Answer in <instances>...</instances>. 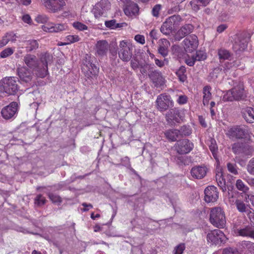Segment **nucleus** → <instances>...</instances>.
<instances>
[{"label":"nucleus","mask_w":254,"mask_h":254,"mask_svg":"<svg viewBox=\"0 0 254 254\" xmlns=\"http://www.w3.org/2000/svg\"><path fill=\"white\" fill-rule=\"evenodd\" d=\"M53 56L47 52L41 54L39 60L35 55L31 54L26 55L23 59L25 64L41 78H44L49 74L48 66L53 62Z\"/></svg>","instance_id":"obj_1"},{"label":"nucleus","mask_w":254,"mask_h":254,"mask_svg":"<svg viewBox=\"0 0 254 254\" xmlns=\"http://www.w3.org/2000/svg\"><path fill=\"white\" fill-rule=\"evenodd\" d=\"M209 221L214 227L223 228L226 224L225 214L220 207L211 208L210 212Z\"/></svg>","instance_id":"obj_2"},{"label":"nucleus","mask_w":254,"mask_h":254,"mask_svg":"<svg viewBox=\"0 0 254 254\" xmlns=\"http://www.w3.org/2000/svg\"><path fill=\"white\" fill-rule=\"evenodd\" d=\"M156 109L161 112H164L174 107V101L170 95L162 93L157 97L156 101Z\"/></svg>","instance_id":"obj_3"},{"label":"nucleus","mask_w":254,"mask_h":254,"mask_svg":"<svg viewBox=\"0 0 254 254\" xmlns=\"http://www.w3.org/2000/svg\"><path fill=\"white\" fill-rule=\"evenodd\" d=\"M17 78L14 77L4 78L2 81V85L0 86V92L6 93L8 94H14L18 89Z\"/></svg>","instance_id":"obj_4"},{"label":"nucleus","mask_w":254,"mask_h":254,"mask_svg":"<svg viewBox=\"0 0 254 254\" xmlns=\"http://www.w3.org/2000/svg\"><path fill=\"white\" fill-rule=\"evenodd\" d=\"M133 46L132 44L126 40L120 42L118 48L119 58L124 62H128L132 56Z\"/></svg>","instance_id":"obj_5"},{"label":"nucleus","mask_w":254,"mask_h":254,"mask_svg":"<svg viewBox=\"0 0 254 254\" xmlns=\"http://www.w3.org/2000/svg\"><path fill=\"white\" fill-rule=\"evenodd\" d=\"M206 240L208 243L210 245H218L225 243L227 239L221 230L215 229L207 233Z\"/></svg>","instance_id":"obj_6"},{"label":"nucleus","mask_w":254,"mask_h":254,"mask_svg":"<svg viewBox=\"0 0 254 254\" xmlns=\"http://www.w3.org/2000/svg\"><path fill=\"white\" fill-rule=\"evenodd\" d=\"M248 131L245 126H236L232 127L227 130L226 135L230 139H242L246 136Z\"/></svg>","instance_id":"obj_7"},{"label":"nucleus","mask_w":254,"mask_h":254,"mask_svg":"<svg viewBox=\"0 0 254 254\" xmlns=\"http://www.w3.org/2000/svg\"><path fill=\"white\" fill-rule=\"evenodd\" d=\"M110 7L111 3L108 0H101L95 4L93 9L94 16L96 18H99L101 16H106Z\"/></svg>","instance_id":"obj_8"},{"label":"nucleus","mask_w":254,"mask_h":254,"mask_svg":"<svg viewBox=\"0 0 254 254\" xmlns=\"http://www.w3.org/2000/svg\"><path fill=\"white\" fill-rule=\"evenodd\" d=\"M41 1L44 7L52 12L62 10L65 5V0H41Z\"/></svg>","instance_id":"obj_9"},{"label":"nucleus","mask_w":254,"mask_h":254,"mask_svg":"<svg viewBox=\"0 0 254 254\" xmlns=\"http://www.w3.org/2000/svg\"><path fill=\"white\" fill-rule=\"evenodd\" d=\"M175 148L178 153L186 154L190 152L193 148V143L187 139L178 141L175 146Z\"/></svg>","instance_id":"obj_10"},{"label":"nucleus","mask_w":254,"mask_h":254,"mask_svg":"<svg viewBox=\"0 0 254 254\" xmlns=\"http://www.w3.org/2000/svg\"><path fill=\"white\" fill-rule=\"evenodd\" d=\"M165 119L167 122L170 124L180 123L183 119L180 110L177 108H170L166 114Z\"/></svg>","instance_id":"obj_11"},{"label":"nucleus","mask_w":254,"mask_h":254,"mask_svg":"<svg viewBox=\"0 0 254 254\" xmlns=\"http://www.w3.org/2000/svg\"><path fill=\"white\" fill-rule=\"evenodd\" d=\"M82 68L85 76L89 79L96 78L99 72V68L90 62H86Z\"/></svg>","instance_id":"obj_12"},{"label":"nucleus","mask_w":254,"mask_h":254,"mask_svg":"<svg viewBox=\"0 0 254 254\" xmlns=\"http://www.w3.org/2000/svg\"><path fill=\"white\" fill-rule=\"evenodd\" d=\"M177 20L178 16L176 15H173L167 18L160 28L161 32L164 35H169L172 32L173 26Z\"/></svg>","instance_id":"obj_13"},{"label":"nucleus","mask_w":254,"mask_h":254,"mask_svg":"<svg viewBox=\"0 0 254 254\" xmlns=\"http://www.w3.org/2000/svg\"><path fill=\"white\" fill-rule=\"evenodd\" d=\"M204 200L207 203L215 202L218 198L217 189L214 186L207 187L204 190Z\"/></svg>","instance_id":"obj_14"},{"label":"nucleus","mask_w":254,"mask_h":254,"mask_svg":"<svg viewBox=\"0 0 254 254\" xmlns=\"http://www.w3.org/2000/svg\"><path fill=\"white\" fill-rule=\"evenodd\" d=\"M184 48L187 52L191 53L197 48L198 41L196 36L191 35L186 38L184 41Z\"/></svg>","instance_id":"obj_15"},{"label":"nucleus","mask_w":254,"mask_h":254,"mask_svg":"<svg viewBox=\"0 0 254 254\" xmlns=\"http://www.w3.org/2000/svg\"><path fill=\"white\" fill-rule=\"evenodd\" d=\"M232 150L236 154L244 153L246 155H253L254 148L249 145H243L240 143H235L232 145Z\"/></svg>","instance_id":"obj_16"},{"label":"nucleus","mask_w":254,"mask_h":254,"mask_svg":"<svg viewBox=\"0 0 254 254\" xmlns=\"http://www.w3.org/2000/svg\"><path fill=\"white\" fill-rule=\"evenodd\" d=\"M42 29L46 32L57 33L65 30L67 29V25L65 24H55L50 22L42 25Z\"/></svg>","instance_id":"obj_17"},{"label":"nucleus","mask_w":254,"mask_h":254,"mask_svg":"<svg viewBox=\"0 0 254 254\" xmlns=\"http://www.w3.org/2000/svg\"><path fill=\"white\" fill-rule=\"evenodd\" d=\"M148 76L156 87L161 86L164 83V79L161 72L154 68L148 73Z\"/></svg>","instance_id":"obj_18"},{"label":"nucleus","mask_w":254,"mask_h":254,"mask_svg":"<svg viewBox=\"0 0 254 254\" xmlns=\"http://www.w3.org/2000/svg\"><path fill=\"white\" fill-rule=\"evenodd\" d=\"M17 104L13 102L9 105L3 108L1 112L2 116L5 119L8 120L12 118L17 110Z\"/></svg>","instance_id":"obj_19"},{"label":"nucleus","mask_w":254,"mask_h":254,"mask_svg":"<svg viewBox=\"0 0 254 254\" xmlns=\"http://www.w3.org/2000/svg\"><path fill=\"white\" fill-rule=\"evenodd\" d=\"M124 10L127 16H131L138 13L139 8L136 3L128 0L124 3Z\"/></svg>","instance_id":"obj_20"},{"label":"nucleus","mask_w":254,"mask_h":254,"mask_svg":"<svg viewBox=\"0 0 254 254\" xmlns=\"http://www.w3.org/2000/svg\"><path fill=\"white\" fill-rule=\"evenodd\" d=\"M109 48V45L106 40H99L97 42L95 50L96 53L99 56L106 55Z\"/></svg>","instance_id":"obj_21"},{"label":"nucleus","mask_w":254,"mask_h":254,"mask_svg":"<svg viewBox=\"0 0 254 254\" xmlns=\"http://www.w3.org/2000/svg\"><path fill=\"white\" fill-rule=\"evenodd\" d=\"M17 74L19 78L25 82H29L32 79V73L25 66H21L17 69Z\"/></svg>","instance_id":"obj_22"},{"label":"nucleus","mask_w":254,"mask_h":254,"mask_svg":"<svg viewBox=\"0 0 254 254\" xmlns=\"http://www.w3.org/2000/svg\"><path fill=\"white\" fill-rule=\"evenodd\" d=\"M229 201L231 204L234 202L236 208L239 212L242 213H245L248 214H249L251 213L249 205L246 204L243 200L236 199L234 202L233 200H231L230 199Z\"/></svg>","instance_id":"obj_23"},{"label":"nucleus","mask_w":254,"mask_h":254,"mask_svg":"<svg viewBox=\"0 0 254 254\" xmlns=\"http://www.w3.org/2000/svg\"><path fill=\"white\" fill-rule=\"evenodd\" d=\"M242 117L245 121L249 124L254 123V109L248 107L242 110Z\"/></svg>","instance_id":"obj_24"},{"label":"nucleus","mask_w":254,"mask_h":254,"mask_svg":"<svg viewBox=\"0 0 254 254\" xmlns=\"http://www.w3.org/2000/svg\"><path fill=\"white\" fill-rule=\"evenodd\" d=\"M207 173V168L205 166H196L191 170V176L197 179H200L204 177Z\"/></svg>","instance_id":"obj_25"},{"label":"nucleus","mask_w":254,"mask_h":254,"mask_svg":"<svg viewBox=\"0 0 254 254\" xmlns=\"http://www.w3.org/2000/svg\"><path fill=\"white\" fill-rule=\"evenodd\" d=\"M158 45V53L165 57L168 54V48L170 45L169 41L166 39H161L159 41Z\"/></svg>","instance_id":"obj_26"},{"label":"nucleus","mask_w":254,"mask_h":254,"mask_svg":"<svg viewBox=\"0 0 254 254\" xmlns=\"http://www.w3.org/2000/svg\"><path fill=\"white\" fill-rule=\"evenodd\" d=\"M232 91L235 100H239L244 98V88L242 84L239 83L237 85L235 86L232 89Z\"/></svg>","instance_id":"obj_27"},{"label":"nucleus","mask_w":254,"mask_h":254,"mask_svg":"<svg viewBox=\"0 0 254 254\" xmlns=\"http://www.w3.org/2000/svg\"><path fill=\"white\" fill-rule=\"evenodd\" d=\"M247 47V43L245 39L238 38L235 40L233 49L236 52L243 51Z\"/></svg>","instance_id":"obj_28"},{"label":"nucleus","mask_w":254,"mask_h":254,"mask_svg":"<svg viewBox=\"0 0 254 254\" xmlns=\"http://www.w3.org/2000/svg\"><path fill=\"white\" fill-rule=\"evenodd\" d=\"M211 87L209 85H206L203 88V100L202 103L204 106H208L209 101L212 99V96L211 93Z\"/></svg>","instance_id":"obj_29"},{"label":"nucleus","mask_w":254,"mask_h":254,"mask_svg":"<svg viewBox=\"0 0 254 254\" xmlns=\"http://www.w3.org/2000/svg\"><path fill=\"white\" fill-rule=\"evenodd\" d=\"M239 235L243 237H248L254 239V229L249 226L238 230Z\"/></svg>","instance_id":"obj_30"},{"label":"nucleus","mask_w":254,"mask_h":254,"mask_svg":"<svg viewBox=\"0 0 254 254\" xmlns=\"http://www.w3.org/2000/svg\"><path fill=\"white\" fill-rule=\"evenodd\" d=\"M193 29V26L191 24H186L178 31V35L182 38L192 32Z\"/></svg>","instance_id":"obj_31"},{"label":"nucleus","mask_w":254,"mask_h":254,"mask_svg":"<svg viewBox=\"0 0 254 254\" xmlns=\"http://www.w3.org/2000/svg\"><path fill=\"white\" fill-rule=\"evenodd\" d=\"M216 181L218 186L223 191L226 190V181L221 171H218L216 174Z\"/></svg>","instance_id":"obj_32"},{"label":"nucleus","mask_w":254,"mask_h":254,"mask_svg":"<svg viewBox=\"0 0 254 254\" xmlns=\"http://www.w3.org/2000/svg\"><path fill=\"white\" fill-rule=\"evenodd\" d=\"M165 134L166 137L172 141H175L178 138L181 137L179 130L176 129L168 130Z\"/></svg>","instance_id":"obj_33"},{"label":"nucleus","mask_w":254,"mask_h":254,"mask_svg":"<svg viewBox=\"0 0 254 254\" xmlns=\"http://www.w3.org/2000/svg\"><path fill=\"white\" fill-rule=\"evenodd\" d=\"M25 48L27 52H31L34 50L37 49L39 47L38 42L35 40H29L24 42Z\"/></svg>","instance_id":"obj_34"},{"label":"nucleus","mask_w":254,"mask_h":254,"mask_svg":"<svg viewBox=\"0 0 254 254\" xmlns=\"http://www.w3.org/2000/svg\"><path fill=\"white\" fill-rule=\"evenodd\" d=\"M176 73L181 82H184L187 80L186 69L184 66H181L177 70Z\"/></svg>","instance_id":"obj_35"},{"label":"nucleus","mask_w":254,"mask_h":254,"mask_svg":"<svg viewBox=\"0 0 254 254\" xmlns=\"http://www.w3.org/2000/svg\"><path fill=\"white\" fill-rule=\"evenodd\" d=\"M241 246L243 248L247 250L251 254H254V243L250 241H244L242 242Z\"/></svg>","instance_id":"obj_36"},{"label":"nucleus","mask_w":254,"mask_h":254,"mask_svg":"<svg viewBox=\"0 0 254 254\" xmlns=\"http://www.w3.org/2000/svg\"><path fill=\"white\" fill-rule=\"evenodd\" d=\"M236 187L239 190L243 191L245 193L249 190V188L240 179L237 180Z\"/></svg>","instance_id":"obj_37"},{"label":"nucleus","mask_w":254,"mask_h":254,"mask_svg":"<svg viewBox=\"0 0 254 254\" xmlns=\"http://www.w3.org/2000/svg\"><path fill=\"white\" fill-rule=\"evenodd\" d=\"M218 55L220 60H228L231 57V53L227 50L220 49L218 51Z\"/></svg>","instance_id":"obj_38"},{"label":"nucleus","mask_w":254,"mask_h":254,"mask_svg":"<svg viewBox=\"0 0 254 254\" xmlns=\"http://www.w3.org/2000/svg\"><path fill=\"white\" fill-rule=\"evenodd\" d=\"M210 144L209 146V149L212 153L213 156L214 158L218 160V159L217 156V151L218 150V147L217 144L216 143V141L214 139H211L210 140Z\"/></svg>","instance_id":"obj_39"},{"label":"nucleus","mask_w":254,"mask_h":254,"mask_svg":"<svg viewBox=\"0 0 254 254\" xmlns=\"http://www.w3.org/2000/svg\"><path fill=\"white\" fill-rule=\"evenodd\" d=\"M181 137L189 136L192 132L190 126H184L179 130Z\"/></svg>","instance_id":"obj_40"},{"label":"nucleus","mask_w":254,"mask_h":254,"mask_svg":"<svg viewBox=\"0 0 254 254\" xmlns=\"http://www.w3.org/2000/svg\"><path fill=\"white\" fill-rule=\"evenodd\" d=\"M14 52V48H6L0 52V58L2 59L6 58L12 55Z\"/></svg>","instance_id":"obj_41"},{"label":"nucleus","mask_w":254,"mask_h":254,"mask_svg":"<svg viewBox=\"0 0 254 254\" xmlns=\"http://www.w3.org/2000/svg\"><path fill=\"white\" fill-rule=\"evenodd\" d=\"M65 40L66 41V42L63 44V45L78 42L80 40V38L76 35H69L65 37Z\"/></svg>","instance_id":"obj_42"},{"label":"nucleus","mask_w":254,"mask_h":254,"mask_svg":"<svg viewBox=\"0 0 254 254\" xmlns=\"http://www.w3.org/2000/svg\"><path fill=\"white\" fill-rule=\"evenodd\" d=\"M223 100L225 102L233 101V100H235L232 89L227 91L225 93L223 97Z\"/></svg>","instance_id":"obj_43"},{"label":"nucleus","mask_w":254,"mask_h":254,"mask_svg":"<svg viewBox=\"0 0 254 254\" xmlns=\"http://www.w3.org/2000/svg\"><path fill=\"white\" fill-rule=\"evenodd\" d=\"M194 56L196 61H203L205 60L207 57L206 54L202 51H197Z\"/></svg>","instance_id":"obj_44"},{"label":"nucleus","mask_w":254,"mask_h":254,"mask_svg":"<svg viewBox=\"0 0 254 254\" xmlns=\"http://www.w3.org/2000/svg\"><path fill=\"white\" fill-rule=\"evenodd\" d=\"M200 3L199 0H192L190 1V4L192 9L196 12L199 9L200 7L202 6Z\"/></svg>","instance_id":"obj_45"},{"label":"nucleus","mask_w":254,"mask_h":254,"mask_svg":"<svg viewBox=\"0 0 254 254\" xmlns=\"http://www.w3.org/2000/svg\"><path fill=\"white\" fill-rule=\"evenodd\" d=\"M247 170L250 174L254 176V157L249 161L247 166Z\"/></svg>","instance_id":"obj_46"},{"label":"nucleus","mask_w":254,"mask_h":254,"mask_svg":"<svg viewBox=\"0 0 254 254\" xmlns=\"http://www.w3.org/2000/svg\"><path fill=\"white\" fill-rule=\"evenodd\" d=\"M185 245L184 243H181L175 247L173 250L174 254H183L185 250Z\"/></svg>","instance_id":"obj_47"},{"label":"nucleus","mask_w":254,"mask_h":254,"mask_svg":"<svg viewBox=\"0 0 254 254\" xmlns=\"http://www.w3.org/2000/svg\"><path fill=\"white\" fill-rule=\"evenodd\" d=\"M228 170L229 172L234 175H237L238 174L237 165L235 163H228L227 164Z\"/></svg>","instance_id":"obj_48"},{"label":"nucleus","mask_w":254,"mask_h":254,"mask_svg":"<svg viewBox=\"0 0 254 254\" xmlns=\"http://www.w3.org/2000/svg\"><path fill=\"white\" fill-rule=\"evenodd\" d=\"M72 25L74 28L80 31L86 30L88 29L86 25L78 21L73 22Z\"/></svg>","instance_id":"obj_49"},{"label":"nucleus","mask_w":254,"mask_h":254,"mask_svg":"<svg viewBox=\"0 0 254 254\" xmlns=\"http://www.w3.org/2000/svg\"><path fill=\"white\" fill-rule=\"evenodd\" d=\"M49 20V17L45 14L38 15L35 18V21L40 23H46Z\"/></svg>","instance_id":"obj_50"},{"label":"nucleus","mask_w":254,"mask_h":254,"mask_svg":"<svg viewBox=\"0 0 254 254\" xmlns=\"http://www.w3.org/2000/svg\"><path fill=\"white\" fill-rule=\"evenodd\" d=\"M49 197L53 203L60 204L62 202V198L57 194L50 193L49 194Z\"/></svg>","instance_id":"obj_51"},{"label":"nucleus","mask_w":254,"mask_h":254,"mask_svg":"<svg viewBox=\"0 0 254 254\" xmlns=\"http://www.w3.org/2000/svg\"><path fill=\"white\" fill-rule=\"evenodd\" d=\"M121 162L123 163V165L126 166L127 168L131 170H133V169L131 168L130 160L128 157L126 156L123 158L121 159Z\"/></svg>","instance_id":"obj_52"},{"label":"nucleus","mask_w":254,"mask_h":254,"mask_svg":"<svg viewBox=\"0 0 254 254\" xmlns=\"http://www.w3.org/2000/svg\"><path fill=\"white\" fill-rule=\"evenodd\" d=\"M45 198L41 194L38 195L35 199V203L37 205H43L46 202Z\"/></svg>","instance_id":"obj_53"},{"label":"nucleus","mask_w":254,"mask_h":254,"mask_svg":"<svg viewBox=\"0 0 254 254\" xmlns=\"http://www.w3.org/2000/svg\"><path fill=\"white\" fill-rule=\"evenodd\" d=\"M105 25L107 27L110 29H116V21L115 19L105 21Z\"/></svg>","instance_id":"obj_54"},{"label":"nucleus","mask_w":254,"mask_h":254,"mask_svg":"<svg viewBox=\"0 0 254 254\" xmlns=\"http://www.w3.org/2000/svg\"><path fill=\"white\" fill-rule=\"evenodd\" d=\"M153 67L154 65L153 64H146L141 68L140 71L142 74L146 73L147 71L150 73V71L153 69Z\"/></svg>","instance_id":"obj_55"},{"label":"nucleus","mask_w":254,"mask_h":254,"mask_svg":"<svg viewBox=\"0 0 254 254\" xmlns=\"http://www.w3.org/2000/svg\"><path fill=\"white\" fill-rule=\"evenodd\" d=\"M161 8V5L160 4H156L153 7L152 9V14L154 17H158Z\"/></svg>","instance_id":"obj_56"},{"label":"nucleus","mask_w":254,"mask_h":254,"mask_svg":"<svg viewBox=\"0 0 254 254\" xmlns=\"http://www.w3.org/2000/svg\"><path fill=\"white\" fill-rule=\"evenodd\" d=\"M188 98L185 95H181L179 96L177 100H176L177 102L180 105H183L186 104L187 102Z\"/></svg>","instance_id":"obj_57"},{"label":"nucleus","mask_w":254,"mask_h":254,"mask_svg":"<svg viewBox=\"0 0 254 254\" xmlns=\"http://www.w3.org/2000/svg\"><path fill=\"white\" fill-rule=\"evenodd\" d=\"M5 35L9 42H15L16 40V36L12 32H7L5 34Z\"/></svg>","instance_id":"obj_58"},{"label":"nucleus","mask_w":254,"mask_h":254,"mask_svg":"<svg viewBox=\"0 0 254 254\" xmlns=\"http://www.w3.org/2000/svg\"><path fill=\"white\" fill-rule=\"evenodd\" d=\"M223 254H240L239 252L233 248H226L223 251Z\"/></svg>","instance_id":"obj_59"},{"label":"nucleus","mask_w":254,"mask_h":254,"mask_svg":"<svg viewBox=\"0 0 254 254\" xmlns=\"http://www.w3.org/2000/svg\"><path fill=\"white\" fill-rule=\"evenodd\" d=\"M134 40L138 43L141 44H144L145 43V38L143 35H136L134 37Z\"/></svg>","instance_id":"obj_60"},{"label":"nucleus","mask_w":254,"mask_h":254,"mask_svg":"<svg viewBox=\"0 0 254 254\" xmlns=\"http://www.w3.org/2000/svg\"><path fill=\"white\" fill-rule=\"evenodd\" d=\"M196 61L195 60V57L192 56L191 57H189L186 60V63L189 66H193Z\"/></svg>","instance_id":"obj_61"},{"label":"nucleus","mask_w":254,"mask_h":254,"mask_svg":"<svg viewBox=\"0 0 254 254\" xmlns=\"http://www.w3.org/2000/svg\"><path fill=\"white\" fill-rule=\"evenodd\" d=\"M155 63L156 65L159 67H162L164 66L165 62L168 63V61L166 59H164V61L159 60L157 58H154Z\"/></svg>","instance_id":"obj_62"},{"label":"nucleus","mask_w":254,"mask_h":254,"mask_svg":"<svg viewBox=\"0 0 254 254\" xmlns=\"http://www.w3.org/2000/svg\"><path fill=\"white\" fill-rule=\"evenodd\" d=\"M130 65L133 69H136L139 66V61L135 59H132L130 62Z\"/></svg>","instance_id":"obj_63"},{"label":"nucleus","mask_w":254,"mask_h":254,"mask_svg":"<svg viewBox=\"0 0 254 254\" xmlns=\"http://www.w3.org/2000/svg\"><path fill=\"white\" fill-rule=\"evenodd\" d=\"M245 199L246 200H247L248 199H249L250 201L251 202L253 206H254V195L247 193V194H246Z\"/></svg>","instance_id":"obj_64"}]
</instances>
